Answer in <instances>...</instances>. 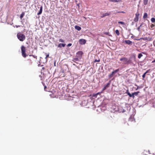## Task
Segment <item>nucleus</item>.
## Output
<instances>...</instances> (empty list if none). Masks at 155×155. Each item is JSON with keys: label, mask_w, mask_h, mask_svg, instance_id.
Returning a JSON list of instances; mask_svg holds the SVG:
<instances>
[{"label": "nucleus", "mask_w": 155, "mask_h": 155, "mask_svg": "<svg viewBox=\"0 0 155 155\" xmlns=\"http://www.w3.org/2000/svg\"><path fill=\"white\" fill-rule=\"evenodd\" d=\"M17 37L18 39L21 41H23L26 38L25 36L23 34L18 33L17 34Z\"/></svg>", "instance_id": "nucleus-1"}, {"label": "nucleus", "mask_w": 155, "mask_h": 155, "mask_svg": "<svg viewBox=\"0 0 155 155\" xmlns=\"http://www.w3.org/2000/svg\"><path fill=\"white\" fill-rule=\"evenodd\" d=\"M120 60L121 61H123L125 64L127 63L131 64L132 63V62L131 61L128 60L127 58L126 57L122 58L120 59Z\"/></svg>", "instance_id": "nucleus-2"}, {"label": "nucleus", "mask_w": 155, "mask_h": 155, "mask_svg": "<svg viewBox=\"0 0 155 155\" xmlns=\"http://www.w3.org/2000/svg\"><path fill=\"white\" fill-rule=\"evenodd\" d=\"M22 55L24 58H25L27 56V54L25 53L26 48L23 45H22L21 47Z\"/></svg>", "instance_id": "nucleus-3"}, {"label": "nucleus", "mask_w": 155, "mask_h": 155, "mask_svg": "<svg viewBox=\"0 0 155 155\" xmlns=\"http://www.w3.org/2000/svg\"><path fill=\"white\" fill-rule=\"evenodd\" d=\"M119 71V69H117L115 70V71H112L110 74L108 75L109 78H111L113 76L114 74H115L116 73L118 72Z\"/></svg>", "instance_id": "nucleus-4"}, {"label": "nucleus", "mask_w": 155, "mask_h": 155, "mask_svg": "<svg viewBox=\"0 0 155 155\" xmlns=\"http://www.w3.org/2000/svg\"><path fill=\"white\" fill-rule=\"evenodd\" d=\"M139 15L140 14L138 12H137V13L135 14V17L134 19V21L135 22H137L138 21Z\"/></svg>", "instance_id": "nucleus-5"}, {"label": "nucleus", "mask_w": 155, "mask_h": 155, "mask_svg": "<svg viewBox=\"0 0 155 155\" xmlns=\"http://www.w3.org/2000/svg\"><path fill=\"white\" fill-rule=\"evenodd\" d=\"M86 42V41L85 39H81L79 40V43L81 45H84Z\"/></svg>", "instance_id": "nucleus-6"}, {"label": "nucleus", "mask_w": 155, "mask_h": 155, "mask_svg": "<svg viewBox=\"0 0 155 155\" xmlns=\"http://www.w3.org/2000/svg\"><path fill=\"white\" fill-rule=\"evenodd\" d=\"M83 52L81 51H79L77 53V55L78 57L80 58L81 57Z\"/></svg>", "instance_id": "nucleus-7"}, {"label": "nucleus", "mask_w": 155, "mask_h": 155, "mask_svg": "<svg viewBox=\"0 0 155 155\" xmlns=\"http://www.w3.org/2000/svg\"><path fill=\"white\" fill-rule=\"evenodd\" d=\"M125 42L126 44L130 45H132L133 44L132 42L129 40H125Z\"/></svg>", "instance_id": "nucleus-8"}, {"label": "nucleus", "mask_w": 155, "mask_h": 155, "mask_svg": "<svg viewBox=\"0 0 155 155\" xmlns=\"http://www.w3.org/2000/svg\"><path fill=\"white\" fill-rule=\"evenodd\" d=\"M110 12L109 13L107 12L105 13H104L101 16V17L103 18L106 16H108L110 14Z\"/></svg>", "instance_id": "nucleus-9"}, {"label": "nucleus", "mask_w": 155, "mask_h": 155, "mask_svg": "<svg viewBox=\"0 0 155 155\" xmlns=\"http://www.w3.org/2000/svg\"><path fill=\"white\" fill-rule=\"evenodd\" d=\"M66 45L65 44L60 43L58 45V47L61 48L62 47H64Z\"/></svg>", "instance_id": "nucleus-10"}, {"label": "nucleus", "mask_w": 155, "mask_h": 155, "mask_svg": "<svg viewBox=\"0 0 155 155\" xmlns=\"http://www.w3.org/2000/svg\"><path fill=\"white\" fill-rule=\"evenodd\" d=\"M42 9L43 7L42 6H41L40 8V9L39 12L37 13L38 15H39L41 14L42 12Z\"/></svg>", "instance_id": "nucleus-11"}, {"label": "nucleus", "mask_w": 155, "mask_h": 155, "mask_svg": "<svg viewBox=\"0 0 155 155\" xmlns=\"http://www.w3.org/2000/svg\"><path fill=\"white\" fill-rule=\"evenodd\" d=\"M110 85V83H108L104 87L103 89V90H105L107 87H108L109 86V85Z\"/></svg>", "instance_id": "nucleus-12"}, {"label": "nucleus", "mask_w": 155, "mask_h": 155, "mask_svg": "<svg viewBox=\"0 0 155 155\" xmlns=\"http://www.w3.org/2000/svg\"><path fill=\"white\" fill-rule=\"evenodd\" d=\"M75 28L78 31H80L81 29V27L78 25L75 26Z\"/></svg>", "instance_id": "nucleus-13"}, {"label": "nucleus", "mask_w": 155, "mask_h": 155, "mask_svg": "<svg viewBox=\"0 0 155 155\" xmlns=\"http://www.w3.org/2000/svg\"><path fill=\"white\" fill-rule=\"evenodd\" d=\"M142 39L144 40H149V41H151L152 40V38H142Z\"/></svg>", "instance_id": "nucleus-14"}, {"label": "nucleus", "mask_w": 155, "mask_h": 155, "mask_svg": "<svg viewBox=\"0 0 155 155\" xmlns=\"http://www.w3.org/2000/svg\"><path fill=\"white\" fill-rule=\"evenodd\" d=\"M110 2H118L121 1V0H109Z\"/></svg>", "instance_id": "nucleus-15"}, {"label": "nucleus", "mask_w": 155, "mask_h": 155, "mask_svg": "<svg viewBox=\"0 0 155 155\" xmlns=\"http://www.w3.org/2000/svg\"><path fill=\"white\" fill-rule=\"evenodd\" d=\"M25 13L24 12H22L21 13V14L20 16V18L21 19L23 18V17H24V16L25 15Z\"/></svg>", "instance_id": "nucleus-16"}, {"label": "nucleus", "mask_w": 155, "mask_h": 155, "mask_svg": "<svg viewBox=\"0 0 155 155\" xmlns=\"http://www.w3.org/2000/svg\"><path fill=\"white\" fill-rule=\"evenodd\" d=\"M139 93H140V92L138 91L137 92H135L134 93H133L132 94L133 95H134V96L135 95L137 96Z\"/></svg>", "instance_id": "nucleus-17"}, {"label": "nucleus", "mask_w": 155, "mask_h": 155, "mask_svg": "<svg viewBox=\"0 0 155 155\" xmlns=\"http://www.w3.org/2000/svg\"><path fill=\"white\" fill-rule=\"evenodd\" d=\"M147 16H148L147 14V13H144L143 18L145 19V18H147Z\"/></svg>", "instance_id": "nucleus-18"}, {"label": "nucleus", "mask_w": 155, "mask_h": 155, "mask_svg": "<svg viewBox=\"0 0 155 155\" xmlns=\"http://www.w3.org/2000/svg\"><path fill=\"white\" fill-rule=\"evenodd\" d=\"M148 0H143V4L145 5H146L147 4Z\"/></svg>", "instance_id": "nucleus-19"}, {"label": "nucleus", "mask_w": 155, "mask_h": 155, "mask_svg": "<svg viewBox=\"0 0 155 155\" xmlns=\"http://www.w3.org/2000/svg\"><path fill=\"white\" fill-rule=\"evenodd\" d=\"M128 95L130 97H132L133 98H134V97H135V96L133 95V94L132 93V94H131L130 93H128Z\"/></svg>", "instance_id": "nucleus-20"}, {"label": "nucleus", "mask_w": 155, "mask_h": 155, "mask_svg": "<svg viewBox=\"0 0 155 155\" xmlns=\"http://www.w3.org/2000/svg\"><path fill=\"white\" fill-rule=\"evenodd\" d=\"M142 56H143V55L141 53H140L138 55V58L139 59H140L141 58Z\"/></svg>", "instance_id": "nucleus-21"}, {"label": "nucleus", "mask_w": 155, "mask_h": 155, "mask_svg": "<svg viewBox=\"0 0 155 155\" xmlns=\"http://www.w3.org/2000/svg\"><path fill=\"white\" fill-rule=\"evenodd\" d=\"M115 33L118 36L120 35L119 31L118 30H116Z\"/></svg>", "instance_id": "nucleus-22"}, {"label": "nucleus", "mask_w": 155, "mask_h": 155, "mask_svg": "<svg viewBox=\"0 0 155 155\" xmlns=\"http://www.w3.org/2000/svg\"><path fill=\"white\" fill-rule=\"evenodd\" d=\"M151 21L152 23L155 22V18H152L151 19Z\"/></svg>", "instance_id": "nucleus-23"}, {"label": "nucleus", "mask_w": 155, "mask_h": 155, "mask_svg": "<svg viewBox=\"0 0 155 155\" xmlns=\"http://www.w3.org/2000/svg\"><path fill=\"white\" fill-rule=\"evenodd\" d=\"M59 41L60 42H64V40L61 38L59 39Z\"/></svg>", "instance_id": "nucleus-24"}, {"label": "nucleus", "mask_w": 155, "mask_h": 155, "mask_svg": "<svg viewBox=\"0 0 155 155\" xmlns=\"http://www.w3.org/2000/svg\"><path fill=\"white\" fill-rule=\"evenodd\" d=\"M118 23L121 24V25H125V23L124 22H123L122 21H119L118 22Z\"/></svg>", "instance_id": "nucleus-25"}, {"label": "nucleus", "mask_w": 155, "mask_h": 155, "mask_svg": "<svg viewBox=\"0 0 155 155\" xmlns=\"http://www.w3.org/2000/svg\"><path fill=\"white\" fill-rule=\"evenodd\" d=\"M142 24L139 27L137 28V30L139 31H140V27L142 26Z\"/></svg>", "instance_id": "nucleus-26"}, {"label": "nucleus", "mask_w": 155, "mask_h": 155, "mask_svg": "<svg viewBox=\"0 0 155 155\" xmlns=\"http://www.w3.org/2000/svg\"><path fill=\"white\" fill-rule=\"evenodd\" d=\"M104 34L110 36V35H109V32H104Z\"/></svg>", "instance_id": "nucleus-27"}, {"label": "nucleus", "mask_w": 155, "mask_h": 155, "mask_svg": "<svg viewBox=\"0 0 155 155\" xmlns=\"http://www.w3.org/2000/svg\"><path fill=\"white\" fill-rule=\"evenodd\" d=\"M98 93H97L96 94H93V96L94 97H97V95L98 94Z\"/></svg>", "instance_id": "nucleus-28"}, {"label": "nucleus", "mask_w": 155, "mask_h": 155, "mask_svg": "<svg viewBox=\"0 0 155 155\" xmlns=\"http://www.w3.org/2000/svg\"><path fill=\"white\" fill-rule=\"evenodd\" d=\"M100 61V60L99 59L98 60H97V59H95L94 61V62H99Z\"/></svg>", "instance_id": "nucleus-29"}, {"label": "nucleus", "mask_w": 155, "mask_h": 155, "mask_svg": "<svg viewBox=\"0 0 155 155\" xmlns=\"http://www.w3.org/2000/svg\"><path fill=\"white\" fill-rule=\"evenodd\" d=\"M146 74H145V73H144V74L142 75V77L143 78V79H144L145 77V76H146Z\"/></svg>", "instance_id": "nucleus-30"}, {"label": "nucleus", "mask_w": 155, "mask_h": 155, "mask_svg": "<svg viewBox=\"0 0 155 155\" xmlns=\"http://www.w3.org/2000/svg\"><path fill=\"white\" fill-rule=\"evenodd\" d=\"M155 26V25L154 24H152L151 25H150V27L151 28H153L154 26Z\"/></svg>", "instance_id": "nucleus-31"}, {"label": "nucleus", "mask_w": 155, "mask_h": 155, "mask_svg": "<svg viewBox=\"0 0 155 155\" xmlns=\"http://www.w3.org/2000/svg\"><path fill=\"white\" fill-rule=\"evenodd\" d=\"M72 45V44L71 43H69L68 44V45H67V46L70 47Z\"/></svg>", "instance_id": "nucleus-32"}, {"label": "nucleus", "mask_w": 155, "mask_h": 155, "mask_svg": "<svg viewBox=\"0 0 155 155\" xmlns=\"http://www.w3.org/2000/svg\"><path fill=\"white\" fill-rule=\"evenodd\" d=\"M49 56V54H47L46 55V57L45 58V59H46L47 58H48Z\"/></svg>", "instance_id": "nucleus-33"}, {"label": "nucleus", "mask_w": 155, "mask_h": 155, "mask_svg": "<svg viewBox=\"0 0 155 155\" xmlns=\"http://www.w3.org/2000/svg\"><path fill=\"white\" fill-rule=\"evenodd\" d=\"M117 13H125V12L124 11H121V12H118Z\"/></svg>", "instance_id": "nucleus-34"}, {"label": "nucleus", "mask_w": 155, "mask_h": 155, "mask_svg": "<svg viewBox=\"0 0 155 155\" xmlns=\"http://www.w3.org/2000/svg\"><path fill=\"white\" fill-rule=\"evenodd\" d=\"M44 90L45 91H46V88H47L46 86L45 85H44Z\"/></svg>", "instance_id": "nucleus-35"}, {"label": "nucleus", "mask_w": 155, "mask_h": 155, "mask_svg": "<svg viewBox=\"0 0 155 155\" xmlns=\"http://www.w3.org/2000/svg\"><path fill=\"white\" fill-rule=\"evenodd\" d=\"M126 94H128V93H130L129 92L128 90H127L126 91Z\"/></svg>", "instance_id": "nucleus-36"}, {"label": "nucleus", "mask_w": 155, "mask_h": 155, "mask_svg": "<svg viewBox=\"0 0 155 155\" xmlns=\"http://www.w3.org/2000/svg\"><path fill=\"white\" fill-rule=\"evenodd\" d=\"M135 85L136 86H137V89H136V90H137V89H139V88H140V87L138 86H137V85Z\"/></svg>", "instance_id": "nucleus-37"}, {"label": "nucleus", "mask_w": 155, "mask_h": 155, "mask_svg": "<svg viewBox=\"0 0 155 155\" xmlns=\"http://www.w3.org/2000/svg\"><path fill=\"white\" fill-rule=\"evenodd\" d=\"M20 25H15V27H16V28H18V27H20Z\"/></svg>", "instance_id": "nucleus-38"}, {"label": "nucleus", "mask_w": 155, "mask_h": 155, "mask_svg": "<svg viewBox=\"0 0 155 155\" xmlns=\"http://www.w3.org/2000/svg\"><path fill=\"white\" fill-rule=\"evenodd\" d=\"M150 70H147L145 73L146 74L147 73H148L149 71Z\"/></svg>", "instance_id": "nucleus-39"}, {"label": "nucleus", "mask_w": 155, "mask_h": 155, "mask_svg": "<svg viewBox=\"0 0 155 155\" xmlns=\"http://www.w3.org/2000/svg\"><path fill=\"white\" fill-rule=\"evenodd\" d=\"M153 45L155 47V41H153Z\"/></svg>", "instance_id": "nucleus-40"}, {"label": "nucleus", "mask_w": 155, "mask_h": 155, "mask_svg": "<svg viewBox=\"0 0 155 155\" xmlns=\"http://www.w3.org/2000/svg\"><path fill=\"white\" fill-rule=\"evenodd\" d=\"M74 60L76 61H77L78 60V58H75L74 59Z\"/></svg>", "instance_id": "nucleus-41"}, {"label": "nucleus", "mask_w": 155, "mask_h": 155, "mask_svg": "<svg viewBox=\"0 0 155 155\" xmlns=\"http://www.w3.org/2000/svg\"><path fill=\"white\" fill-rule=\"evenodd\" d=\"M142 53L143 54H146V53L145 52H142Z\"/></svg>", "instance_id": "nucleus-42"}, {"label": "nucleus", "mask_w": 155, "mask_h": 155, "mask_svg": "<svg viewBox=\"0 0 155 155\" xmlns=\"http://www.w3.org/2000/svg\"><path fill=\"white\" fill-rule=\"evenodd\" d=\"M152 63H154V62H155V60H153V61H152Z\"/></svg>", "instance_id": "nucleus-43"}, {"label": "nucleus", "mask_w": 155, "mask_h": 155, "mask_svg": "<svg viewBox=\"0 0 155 155\" xmlns=\"http://www.w3.org/2000/svg\"><path fill=\"white\" fill-rule=\"evenodd\" d=\"M54 66H55V62H54Z\"/></svg>", "instance_id": "nucleus-44"}, {"label": "nucleus", "mask_w": 155, "mask_h": 155, "mask_svg": "<svg viewBox=\"0 0 155 155\" xmlns=\"http://www.w3.org/2000/svg\"><path fill=\"white\" fill-rule=\"evenodd\" d=\"M29 56H34V55H30Z\"/></svg>", "instance_id": "nucleus-45"}, {"label": "nucleus", "mask_w": 155, "mask_h": 155, "mask_svg": "<svg viewBox=\"0 0 155 155\" xmlns=\"http://www.w3.org/2000/svg\"><path fill=\"white\" fill-rule=\"evenodd\" d=\"M30 63H31V64H32V61H31Z\"/></svg>", "instance_id": "nucleus-46"}]
</instances>
